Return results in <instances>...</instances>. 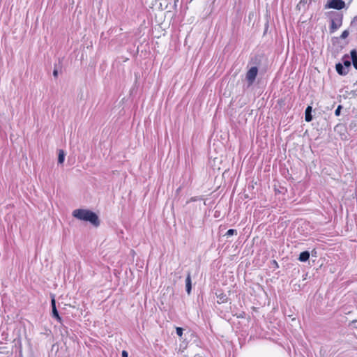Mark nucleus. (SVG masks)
<instances>
[{"mask_svg":"<svg viewBox=\"0 0 357 357\" xmlns=\"http://www.w3.org/2000/svg\"><path fill=\"white\" fill-rule=\"evenodd\" d=\"M73 215L80 220L89 222L96 227L100 225L98 215L90 210L76 209L73 211Z\"/></svg>","mask_w":357,"mask_h":357,"instance_id":"obj_1","label":"nucleus"},{"mask_svg":"<svg viewBox=\"0 0 357 357\" xmlns=\"http://www.w3.org/2000/svg\"><path fill=\"white\" fill-rule=\"evenodd\" d=\"M258 73V68L256 66L250 68L246 73V79L249 84H252Z\"/></svg>","mask_w":357,"mask_h":357,"instance_id":"obj_2","label":"nucleus"},{"mask_svg":"<svg viewBox=\"0 0 357 357\" xmlns=\"http://www.w3.org/2000/svg\"><path fill=\"white\" fill-rule=\"evenodd\" d=\"M345 6V3L342 0H331L328 3V7L336 10H341Z\"/></svg>","mask_w":357,"mask_h":357,"instance_id":"obj_3","label":"nucleus"},{"mask_svg":"<svg viewBox=\"0 0 357 357\" xmlns=\"http://www.w3.org/2000/svg\"><path fill=\"white\" fill-rule=\"evenodd\" d=\"M217 296V302L219 304L225 303L228 301V297L222 290L215 293Z\"/></svg>","mask_w":357,"mask_h":357,"instance_id":"obj_4","label":"nucleus"},{"mask_svg":"<svg viewBox=\"0 0 357 357\" xmlns=\"http://www.w3.org/2000/svg\"><path fill=\"white\" fill-rule=\"evenodd\" d=\"M335 69L337 73L340 75H346L349 72L348 69L343 68V65L341 63H338L335 65Z\"/></svg>","mask_w":357,"mask_h":357,"instance_id":"obj_5","label":"nucleus"},{"mask_svg":"<svg viewBox=\"0 0 357 357\" xmlns=\"http://www.w3.org/2000/svg\"><path fill=\"white\" fill-rule=\"evenodd\" d=\"M185 287H186V291L188 294L191 292V288H192V282H191V276L190 273H188L185 279Z\"/></svg>","mask_w":357,"mask_h":357,"instance_id":"obj_6","label":"nucleus"},{"mask_svg":"<svg viewBox=\"0 0 357 357\" xmlns=\"http://www.w3.org/2000/svg\"><path fill=\"white\" fill-rule=\"evenodd\" d=\"M311 112H312V107L308 106L306 108L305 112V119L307 122H310L312 119Z\"/></svg>","mask_w":357,"mask_h":357,"instance_id":"obj_7","label":"nucleus"},{"mask_svg":"<svg viewBox=\"0 0 357 357\" xmlns=\"http://www.w3.org/2000/svg\"><path fill=\"white\" fill-rule=\"evenodd\" d=\"M351 57L354 67L357 70V52L356 50H352L351 51Z\"/></svg>","mask_w":357,"mask_h":357,"instance_id":"obj_8","label":"nucleus"},{"mask_svg":"<svg viewBox=\"0 0 357 357\" xmlns=\"http://www.w3.org/2000/svg\"><path fill=\"white\" fill-rule=\"evenodd\" d=\"M309 258H310V253H309V252L304 251V252H302L300 254L298 259L301 261H307L309 259Z\"/></svg>","mask_w":357,"mask_h":357,"instance_id":"obj_9","label":"nucleus"},{"mask_svg":"<svg viewBox=\"0 0 357 357\" xmlns=\"http://www.w3.org/2000/svg\"><path fill=\"white\" fill-rule=\"evenodd\" d=\"M341 26V22L337 23L334 20L331 21L330 31L331 33L335 31Z\"/></svg>","mask_w":357,"mask_h":357,"instance_id":"obj_10","label":"nucleus"},{"mask_svg":"<svg viewBox=\"0 0 357 357\" xmlns=\"http://www.w3.org/2000/svg\"><path fill=\"white\" fill-rule=\"evenodd\" d=\"M342 60L344 66L347 68V69H348L351 66V61L349 60V55L345 54L342 57Z\"/></svg>","mask_w":357,"mask_h":357,"instance_id":"obj_11","label":"nucleus"},{"mask_svg":"<svg viewBox=\"0 0 357 357\" xmlns=\"http://www.w3.org/2000/svg\"><path fill=\"white\" fill-rule=\"evenodd\" d=\"M65 158V153L63 150H59V156H58V162L59 163H63Z\"/></svg>","mask_w":357,"mask_h":357,"instance_id":"obj_12","label":"nucleus"},{"mask_svg":"<svg viewBox=\"0 0 357 357\" xmlns=\"http://www.w3.org/2000/svg\"><path fill=\"white\" fill-rule=\"evenodd\" d=\"M236 234H237V231L236 229H229V230H227L225 235L227 236H232V235Z\"/></svg>","mask_w":357,"mask_h":357,"instance_id":"obj_13","label":"nucleus"},{"mask_svg":"<svg viewBox=\"0 0 357 357\" xmlns=\"http://www.w3.org/2000/svg\"><path fill=\"white\" fill-rule=\"evenodd\" d=\"M349 34V31H347V30H344V31L342 33V34H341V36H340V38H341L342 39H345V38H347L348 37Z\"/></svg>","mask_w":357,"mask_h":357,"instance_id":"obj_14","label":"nucleus"},{"mask_svg":"<svg viewBox=\"0 0 357 357\" xmlns=\"http://www.w3.org/2000/svg\"><path fill=\"white\" fill-rule=\"evenodd\" d=\"M176 334L178 335V336L182 337V335H183V328H181V327H176Z\"/></svg>","mask_w":357,"mask_h":357,"instance_id":"obj_15","label":"nucleus"},{"mask_svg":"<svg viewBox=\"0 0 357 357\" xmlns=\"http://www.w3.org/2000/svg\"><path fill=\"white\" fill-rule=\"evenodd\" d=\"M341 109H342V106H341V105H339V106L337 107V109H335V114L336 116H339V115H340V111H341Z\"/></svg>","mask_w":357,"mask_h":357,"instance_id":"obj_16","label":"nucleus"},{"mask_svg":"<svg viewBox=\"0 0 357 357\" xmlns=\"http://www.w3.org/2000/svg\"><path fill=\"white\" fill-rule=\"evenodd\" d=\"M51 305H52V309L56 308V301H55L54 298H52Z\"/></svg>","mask_w":357,"mask_h":357,"instance_id":"obj_17","label":"nucleus"},{"mask_svg":"<svg viewBox=\"0 0 357 357\" xmlns=\"http://www.w3.org/2000/svg\"><path fill=\"white\" fill-rule=\"evenodd\" d=\"M58 315H59V312H58L56 308L52 309V316L54 317H56Z\"/></svg>","mask_w":357,"mask_h":357,"instance_id":"obj_18","label":"nucleus"},{"mask_svg":"<svg viewBox=\"0 0 357 357\" xmlns=\"http://www.w3.org/2000/svg\"><path fill=\"white\" fill-rule=\"evenodd\" d=\"M128 354L126 351L123 350L122 351V357H128Z\"/></svg>","mask_w":357,"mask_h":357,"instance_id":"obj_19","label":"nucleus"},{"mask_svg":"<svg viewBox=\"0 0 357 357\" xmlns=\"http://www.w3.org/2000/svg\"><path fill=\"white\" fill-rule=\"evenodd\" d=\"M56 319L59 322V323H62V319L61 317H60V315L59 314L58 316H56Z\"/></svg>","mask_w":357,"mask_h":357,"instance_id":"obj_20","label":"nucleus"},{"mask_svg":"<svg viewBox=\"0 0 357 357\" xmlns=\"http://www.w3.org/2000/svg\"><path fill=\"white\" fill-rule=\"evenodd\" d=\"M53 75H54L55 77H57V75H58V71H57V70H56V69H55V70H54V71H53Z\"/></svg>","mask_w":357,"mask_h":357,"instance_id":"obj_21","label":"nucleus"},{"mask_svg":"<svg viewBox=\"0 0 357 357\" xmlns=\"http://www.w3.org/2000/svg\"><path fill=\"white\" fill-rule=\"evenodd\" d=\"M274 265H277L278 266V263L276 262V261H274Z\"/></svg>","mask_w":357,"mask_h":357,"instance_id":"obj_22","label":"nucleus"},{"mask_svg":"<svg viewBox=\"0 0 357 357\" xmlns=\"http://www.w3.org/2000/svg\"><path fill=\"white\" fill-rule=\"evenodd\" d=\"M274 265H277L278 266V263L276 262V261H274Z\"/></svg>","mask_w":357,"mask_h":357,"instance_id":"obj_23","label":"nucleus"},{"mask_svg":"<svg viewBox=\"0 0 357 357\" xmlns=\"http://www.w3.org/2000/svg\"><path fill=\"white\" fill-rule=\"evenodd\" d=\"M307 0H301V1L302 2H305Z\"/></svg>","mask_w":357,"mask_h":357,"instance_id":"obj_24","label":"nucleus"}]
</instances>
